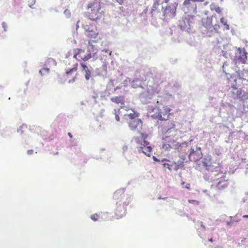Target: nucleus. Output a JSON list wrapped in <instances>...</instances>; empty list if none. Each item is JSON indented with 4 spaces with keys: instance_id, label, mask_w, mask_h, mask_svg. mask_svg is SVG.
Segmentation results:
<instances>
[{
    "instance_id": "nucleus-13",
    "label": "nucleus",
    "mask_w": 248,
    "mask_h": 248,
    "mask_svg": "<svg viewBox=\"0 0 248 248\" xmlns=\"http://www.w3.org/2000/svg\"><path fill=\"white\" fill-rule=\"evenodd\" d=\"M210 155H208L207 156H205L202 161L203 166L205 167L206 170H207L209 172H211L212 173L214 172V171L217 172L218 171L217 170H214L215 168H214L213 166L208 164V161H210Z\"/></svg>"
},
{
    "instance_id": "nucleus-51",
    "label": "nucleus",
    "mask_w": 248,
    "mask_h": 248,
    "mask_svg": "<svg viewBox=\"0 0 248 248\" xmlns=\"http://www.w3.org/2000/svg\"><path fill=\"white\" fill-rule=\"evenodd\" d=\"M77 75H78V74H77L72 79L69 80L68 81V83H74L76 80V79L77 78Z\"/></svg>"
},
{
    "instance_id": "nucleus-32",
    "label": "nucleus",
    "mask_w": 248,
    "mask_h": 248,
    "mask_svg": "<svg viewBox=\"0 0 248 248\" xmlns=\"http://www.w3.org/2000/svg\"><path fill=\"white\" fill-rule=\"evenodd\" d=\"M204 31H207V35L209 37H211L215 33L213 29H205Z\"/></svg>"
},
{
    "instance_id": "nucleus-54",
    "label": "nucleus",
    "mask_w": 248,
    "mask_h": 248,
    "mask_svg": "<svg viewBox=\"0 0 248 248\" xmlns=\"http://www.w3.org/2000/svg\"><path fill=\"white\" fill-rule=\"evenodd\" d=\"M169 148H171V146L170 144H164L163 145V148L165 149V150H168Z\"/></svg>"
},
{
    "instance_id": "nucleus-23",
    "label": "nucleus",
    "mask_w": 248,
    "mask_h": 248,
    "mask_svg": "<svg viewBox=\"0 0 248 248\" xmlns=\"http://www.w3.org/2000/svg\"><path fill=\"white\" fill-rule=\"evenodd\" d=\"M125 81H127V79L124 80L123 82L119 84V86L114 88L113 89V91L112 93L116 94H118L119 93V91L121 89H122L123 87L126 86V85L124 84V82Z\"/></svg>"
},
{
    "instance_id": "nucleus-49",
    "label": "nucleus",
    "mask_w": 248,
    "mask_h": 248,
    "mask_svg": "<svg viewBox=\"0 0 248 248\" xmlns=\"http://www.w3.org/2000/svg\"><path fill=\"white\" fill-rule=\"evenodd\" d=\"M0 135L4 138H7V137H10V134L9 132L8 133H4L2 132H0Z\"/></svg>"
},
{
    "instance_id": "nucleus-48",
    "label": "nucleus",
    "mask_w": 248,
    "mask_h": 248,
    "mask_svg": "<svg viewBox=\"0 0 248 248\" xmlns=\"http://www.w3.org/2000/svg\"><path fill=\"white\" fill-rule=\"evenodd\" d=\"M74 71H75L72 68H69V69H68L67 70H66V71L65 72V74L67 75H70V74H72Z\"/></svg>"
},
{
    "instance_id": "nucleus-45",
    "label": "nucleus",
    "mask_w": 248,
    "mask_h": 248,
    "mask_svg": "<svg viewBox=\"0 0 248 248\" xmlns=\"http://www.w3.org/2000/svg\"><path fill=\"white\" fill-rule=\"evenodd\" d=\"M230 218H231V220L230 221H226V223H227V225L228 226H232V225H234V220H232V217H230Z\"/></svg>"
},
{
    "instance_id": "nucleus-15",
    "label": "nucleus",
    "mask_w": 248,
    "mask_h": 248,
    "mask_svg": "<svg viewBox=\"0 0 248 248\" xmlns=\"http://www.w3.org/2000/svg\"><path fill=\"white\" fill-rule=\"evenodd\" d=\"M139 98L142 104H147L152 98V94L149 93V91H144L140 94Z\"/></svg>"
},
{
    "instance_id": "nucleus-9",
    "label": "nucleus",
    "mask_w": 248,
    "mask_h": 248,
    "mask_svg": "<svg viewBox=\"0 0 248 248\" xmlns=\"http://www.w3.org/2000/svg\"><path fill=\"white\" fill-rule=\"evenodd\" d=\"M162 166L164 168H167L168 170L171 171L172 170L177 171L179 168H182L184 167V162L181 160H179L176 162H173L172 164L168 163H163Z\"/></svg>"
},
{
    "instance_id": "nucleus-64",
    "label": "nucleus",
    "mask_w": 248,
    "mask_h": 248,
    "mask_svg": "<svg viewBox=\"0 0 248 248\" xmlns=\"http://www.w3.org/2000/svg\"><path fill=\"white\" fill-rule=\"evenodd\" d=\"M78 63H76L74 64L73 67L72 68L74 70L76 71L78 69Z\"/></svg>"
},
{
    "instance_id": "nucleus-28",
    "label": "nucleus",
    "mask_w": 248,
    "mask_h": 248,
    "mask_svg": "<svg viewBox=\"0 0 248 248\" xmlns=\"http://www.w3.org/2000/svg\"><path fill=\"white\" fill-rule=\"evenodd\" d=\"M113 82H114V80H113L112 79H110L109 80V81L107 85V88H106V90H107V91H111L112 88L114 86Z\"/></svg>"
},
{
    "instance_id": "nucleus-21",
    "label": "nucleus",
    "mask_w": 248,
    "mask_h": 248,
    "mask_svg": "<svg viewBox=\"0 0 248 248\" xmlns=\"http://www.w3.org/2000/svg\"><path fill=\"white\" fill-rule=\"evenodd\" d=\"M238 52L240 54L238 59L241 60L243 63H246V60L247 59V53L244 50H242L241 48H238L237 49Z\"/></svg>"
},
{
    "instance_id": "nucleus-41",
    "label": "nucleus",
    "mask_w": 248,
    "mask_h": 248,
    "mask_svg": "<svg viewBox=\"0 0 248 248\" xmlns=\"http://www.w3.org/2000/svg\"><path fill=\"white\" fill-rule=\"evenodd\" d=\"M196 226H198V225H200L201 227L203 229V230H205V225L203 224V222L202 221H198L196 222Z\"/></svg>"
},
{
    "instance_id": "nucleus-57",
    "label": "nucleus",
    "mask_w": 248,
    "mask_h": 248,
    "mask_svg": "<svg viewBox=\"0 0 248 248\" xmlns=\"http://www.w3.org/2000/svg\"><path fill=\"white\" fill-rule=\"evenodd\" d=\"M244 111L245 113L248 116V105L247 106H244Z\"/></svg>"
},
{
    "instance_id": "nucleus-18",
    "label": "nucleus",
    "mask_w": 248,
    "mask_h": 248,
    "mask_svg": "<svg viewBox=\"0 0 248 248\" xmlns=\"http://www.w3.org/2000/svg\"><path fill=\"white\" fill-rule=\"evenodd\" d=\"M124 204L121 205V203H119L118 202L116 203V207L115 212L116 216L121 218L125 215L126 210L124 208Z\"/></svg>"
},
{
    "instance_id": "nucleus-63",
    "label": "nucleus",
    "mask_w": 248,
    "mask_h": 248,
    "mask_svg": "<svg viewBox=\"0 0 248 248\" xmlns=\"http://www.w3.org/2000/svg\"><path fill=\"white\" fill-rule=\"evenodd\" d=\"M47 61H48V62H52L55 65H56V62L54 60V59L50 58H48L47 59Z\"/></svg>"
},
{
    "instance_id": "nucleus-4",
    "label": "nucleus",
    "mask_w": 248,
    "mask_h": 248,
    "mask_svg": "<svg viewBox=\"0 0 248 248\" xmlns=\"http://www.w3.org/2000/svg\"><path fill=\"white\" fill-rule=\"evenodd\" d=\"M88 8L91 9L92 13L89 16L90 20L97 22L101 18V13L99 12L101 8V3L99 0H94L93 2L89 3Z\"/></svg>"
},
{
    "instance_id": "nucleus-16",
    "label": "nucleus",
    "mask_w": 248,
    "mask_h": 248,
    "mask_svg": "<svg viewBox=\"0 0 248 248\" xmlns=\"http://www.w3.org/2000/svg\"><path fill=\"white\" fill-rule=\"evenodd\" d=\"M225 177L224 175L220 177V180L217 183L216 186V187L218 189L223 190L228 186L229 185L228 179H225Z\"/></svg>"
},
{
    "instance_id": "nucleus-20",
    "label": "nucleus",
    "mask_w": 248,
    "mask_h": 248,
    "mask_svg": "<svg viewBox=\"0 0 248 248\" xmlns=\"http://www.w3.org/2000/svg\"><path fill=\"white\" fill-rule=\"evenodd\" d=\"M139 152L144 153L147 156H150L152 151V148L151 146L145 147H140L138 150Z\"/></svg>"
},
{
    "instance_id": "nucleus-37",
    "label": "nucleus",
    "mask_w": 248,
    "mask_h": 248,
    "mask_svg": "<svg viewBox=\"0 0 248 248\" xmlns=\"http://www.w3.org/2000/svg\"><path fill=\"white\" fill-rule=\"evenodd\" d=\"M132 200V197L131 196H129L126 201L123 203V204L124 206H127Z\"/></svg>"
},
{
    "instance_id": "nucleus-12",
    "label": "nucleus",
    "mask_w": 248,
    "mask_h": 248,
    "mask_svg": "<svg viewBox=\"0 0 248 248\" xmlns=\"http://www.w3.org/2000/svg\"><path fill=\"white\" fill-rule=\"evenodd\" d=\"M212 18L207 16L206 18L200 17L199 22L198 23L199 27H203L205 29H211L212 25Z\"/></svg>"
},
{
    "instance_id": "nucleus-14",
    "label": "nucleus",
    "mask_w": 248,
    "mask_h": 248,
    "mask_svg": "<svg viewBox=\"0 0 248 248\" xmlns=\"http://www.w3.org/2000/svg\"><path fill=\"white\" fill-rule=\"evenodd\" d=\"M84 51L81 48H78L74 50V58L77 59V55H78L79 57H80L82 60L84 62H86L89 60L90 59L92 58V54L90 52L88 53L87 55H84L83 57L81 56V53H84Z\"/></svg>"
},
{
    "instance_id": "nucleus-8",
    "label": "nucleus",
    "mask_w": 248,
    "mask_h": 248,
    "mask_svg": "<svg viewBox=\"0 0 248 248\" xmlns=\"http://www.w3.org/2000/svg\"><path fill=\"white\" fill-rule=\"evenodd\" d=\"M179 28L175 26L171 27L170 28H167L166 30V34L169 36H172L171 39L174 42H180V32Z\"/></svg>"
},
{
    "instance_id": "nucleus-55",
    "label": "nucleus",
    "mask_w": 248,
    "mask_h": 248,
    "mask_svg": "<svg viewBox=\"0 0 248 248\" xmlns=\"http://www.w3.org/2000/svg\"><path fill=\"white\" fill-rule=\"evenodd\" d=\"M223 56L226 58H228V56H230V55L227 51H222Z\"/></svg>"
},
{
    "instance_id": "nucleus-47",
    "label": "nucleus",
    "mask_w": 248,
    "mask_h": 248,
    "mask_svg": "<svg viewBox=\"0 0 248 248\" xmlns=\"http://www.w3.org/2000/svg\"><path fill=\"white\" fill-rule=\"evenodd\" d=\"M1 26H2V28L3 29V31H6L7 30V28H8V26H7L6 23L4 22H2L1 23Z\"/></svg>"
},
{
    "instance_id": "nucleus-35",
    "label": "nucleus",
    "mask_w": 248,
    "mask_h": 248,
    "mask_svg": "<svg viewBox=\"0 0 248 248\" xmlns=\"http://www.w3.org/2000/svg\"><path fill=\"white\" fill-rule=\"evenodd\" d=\"M100 214H94L93 215H91V218L94 221L97 220L98 217H100Z\"/></svg>"
},
{
    "instance_id": "nucleus-38",
    "label": "nucleus",
    "mask_w": 248,
    "mask_h": 248,
    "mask_svg": "<svg viewBox=\"0 0 248 248\" xmlns=\"http://www.w3.org/2000/svg\"><path fill=\"white\" fill-rule=\"evenodd\" d=\"M107 93H108V91L106 89L105 91L102 92L100 93L101 98H104L105 100H107L106 96L107 95Z\"/></svg>"
},
{
    "instance_id": "nucleus-19",
    "label": "nucleus",
    "mask_w": 248,
    "mask_h": 248,
    "mask_svg": "<svg viewBox=\"0 0 248 248\" xmlns=\"http://www.w3.org/2000/svg\"><path fill=\"white\" fill-rule=\"evenodd\" d=\"M110 100L112 102L117 104H120L121 105H124V95H119L113 96L110 98Z\"/></svg>"
},
{
    "instance_id": "nucleus-34",
    "label": "nucleus",
    "mask_w": 248,
    "mask_h": 248,
    "mask_svg": "<svg viewBox=\"0 0 248 248\" xmlns=\"http://www.w3.org/2000/svg\"><path fill=\"white\" fill-rule=\"evenodd\" d=\"M170 131L169 130V128H168L166 126V125L164 124L163 128H162V133L163 134H170Z\"/></svg>"
},
{
    "instance_id": "nucleus-44",
    "label": "nucleus",
    "mask_w": 248,
    "mask_h": 248,
    "mask_svg": "<svg viewBox=\"0 0 248 248\" xmlns=\"http://www.w3.org/2000/svg\"><path fill=\"white\" fill-rule=\"evenodd\" d=\"M28 2H29L28 4L30 8L33 9V7L32 6L35 4L36 0H29Z\"/></svg>"
},
{
    "instance_id": "nucleus-17",
    "label": "nucleus",
    "mask_w": 248,
    "mask_h": 248,
    "mask_svg": "<svg viewBox=\"0 0 248 248\" xmlns=\"http://www.w3.org/2000/svg\"><path fill=\"white\" fill-rule=\"evenodd\" d=\"M159 2V0H155L154 2L152 10L150 12V14L152 15V16H153L155 12H157L158 13L161 12V6H163L162 4L163 3V1H162L161 3Z\"/></svg>"
},
{
    "instance_id": "nucleus-7",
    "label": "nucleus",
    "mask_w": 248,
    "mask_h": 248,
    "mask_svg": "<svg viewBox=\"0 0 248 248\" xmlns=\"http://www.w3.org/2000/svg\"><path fill=\"white\" fill-rule=\"evenodd\" d=\"M82 28L85 30V35L88 37L95 38L98 34L96 26L93 23L82 25Z\"/></svg>"
},
{
    "instance_id": "nucleus-62",
    "label": "nucleus",
    "mask_w": 248,
    "mask_h": 248,
    "mask_svg": "<svg viewBox=\"0 0 248 248\" xmlns=\"http://www.w3.org/2000/svg\"><path fill=\"white\" fill-rule=\"evenodd\" d=\"M115 115V119L117 121H120V116L118 113H114Z\"/></svg>"
},
{
    "instance_id": "nucleus-42",
    "label": "nucleus",
    "mask_w": 248,
    "mask_h": 248,
    "mask_svg": "<svg viewBox=\"0 0 248 248\" xmlns=\"http://www.w3.org/2000/svg\"><path fill=\"white\" fill-rule=\"evenodd\" d=\"M164 110H165V111L163 114L164 116L168 114V116H169V115L171 114V113L170 112V111H171V109L168 108H164Z\"/></svg>"
},
{
    "instance_id": "nucleus-1",
    "label": "nucleus",
    "mask_w": 248,
    "mask_h": 248,
    "mask_svg": "<svg viewBox=\"0 0 248 248\" xmlns=\"http://www.w3.org/2000/svg\"><path fill=\"white\" fill-rule=\"evenodd\" d=\"M141 74L143 75L144 78H134L131 83L132 88H137L140 87L144 88L143 85H145V82L146 81H147V85L151 87H154L155 85L159 84L160 80V75L157 72V69L155 68H149Z\"/></svg>"
},
{
    "instance_id": "nucleus-10",
    "label": "nucleus",
    "mask_w": 248,
    "mask_h": 248,
    "mask_svg": "<svg viewBox=\"0 0 248 248\" xmlns=\"http://www.w3.org/2000/svg\"><path fill=\"white\" fill-rule=\"evenodd\" d=\"M81 71L84 74L86 80H89L92 77L91 73L93 71V68L91 66H88L87 64L84 62L80 63Z\"/></svg>"
},
{
    "instance_id": "nucleus-29",
    "label": "nucleus",
    "mask_w": 248,
    "mask_h": 248,
    "mask_svg": "<svg viewBox=\"0 0 248 248\" xmlns=\"http://www.w3.org/2000/svg\"><path fill=\"white\" fill-rule=\"evenodd\" d=\"M210 7L211 10H214L217 13H220L221 12L220 8L217 5L212 4Z\"/></svg>"
},
{
    "instance_id": "nucleus-40",
    "label": "nucleus",
    "mask_w": 248,
    "mask_h": 248,
    "mask_svg": "<svg viewBox=\"0 0 248 248\" xmlns=\"http://www.w3.org/2000/svg\"><path fill=\"white\" fill-rule=\"evenodd\" d=\"M63 14L67 18H69L71 16V12L68 9L65 10Z\"/></svg>"
},
{
    "instance_id": "nucleus-33",
    "label": "nucleus",
    "mask_w": 248,
    "mask_h": 248,
    "mask_svg": "<svg viewBox=\"0 0 248 248\" xmlns=\"http://www.w3.org/2000/svg\"><path fill=\"white\" fill-rule=\"evenodd\" d=\"M152 158L155 161V162H161L162 163H164V161H169L170 162V160H169L168 159H166V158H163L161 160H160V159H158L155 156V155H153L152 156Z\"/></svg>"
},
{
    "instance_id": "nucleus-56",
    "label": "nucleus",
    "mask_w": 248,
    "mask_h": 248,
    "mask_svg": "<svg viewBox=\"0 0 248 248\" xmlns=\"http://www.w3.org/2000/svg\"><path fill=\"white\" fill-rule=\"evenodd\" d=\"M190 203H194L195 204H199V202L198 201L194 200H189L188 201Z\"/></svg>"
},
{
    "instance_id": "nucleus-22",
    "label": "nucleus",
    "mask_w": 248,
    "mask_h": 248,
    "mask_svg": "<svg viewBox=\"0 0 248 248\" xmlns=\"http://www.w3.org/2000/svg\"><path fill=\"white\" fill-rule=\"evenodd\" d=\"M124 188L116 190L113 194V198L116 200H118L119 199V196L120 198H122L123 197V195L124 194Z\"/></svg>"
},
{
    "instance_id": "nucleus-36",
    "label": "nucleus",
    "mask_w": 248,
    "mask_h": 248,
    "mask_svg": "<svg viewBox=\"0 0 248 248\" xmlns=\"http://www.w3.org/2000/svg\"><path fill=\"white\" fill-rule=\"evenodd\" d=\"M195 153V150H194V149L193 148H191L189 154L188 155V158H189V161H192V157Z\"/></svg>"
},
{
    "instance_id": "nucleus-30",
    "label": "nucleus",
    "mask_w": 248,
    "mask_h": 248,
    "mask_svg": "<svg viewBox=\"0 0 248 248\" xmlns=\"http://www.w3.org/2000/svg\"><path fill=\"white\" fill-rule=\"evenodd\" d=\"M165 125L166 127H168V128H169V130L170 131V132L171 131V130L173 129L175 126V124L172 122H170V121L165 124Z\"/></svg>"
},
{
    "instance_id": "nucleus-11",
    "label": "nucleus",
    "mask_w": 248,
    "mask_h": 248,
    "mask_svg": "<svg viewBox=\"0 0 248 248\" xmlns=\"http://www.w3.org/2000/svg\"><path fill=\"white\" fill-rule=\"evenodd\" d=\"M183 5L185 6L184 11L185 14L189 13L191 15L197 13V5L195 3L187 1L186 3H185V0Z\"/></svg>"
},
{
    "instance_id": "nucleus-2",
    "label": "nucleus",
    "mask_w": 248,
    "mask_h": 248,
    "mask_svg": "<svg viewBox=\"0 0 248 248\" xmlns=\"http://www.w3.org/2000/svg\"><path fill=\"white\" fill-rule=\"evenodd\" d=\"M200 18V16L199 15H185L179 20L178 27L182 31L190 32V29L195 23L198 25Z\"/></svg>"
},
{
    "instance_id": "nucleus-59",
    "label": "nucleus",
    "mask_w": 248,
    "mask_h": 248,
    "mask_svg": "<svg viewBox=\"0 0 248 248\" xmlns=\"http://www.w3.org/2000/svg\"><path fill=\"white\" fill-rule=\"evenodd\" d=\"M120 107L121 109H123L125 110H128V109H129V107L125 106V104L123 105H121Z\"/></svg>"
},
{
    "instance_id": "nucleus-26",
    "label": "nucleus",
    "mask_w": 248,
    "mask_h": 248,
    "mask_svg": "<svg viewBox=\"0 0 248 248\" xmlns=\"http://www.w3.org/2000/svg\"><path fill=\"white\" fill-rule=\"evenodd\" d=\"M27 129V125L25 124H23L22 125H21L19 128L17 129V132L18 133H20L21 135H22L23 138H25V134H24V132Z\"/></svg>"
},
{
    "instance_id": "nucleus-31",
    "label": "nucleus",
    "mask_w": 248,
    "mask_h": 248,
    "mask_svg": "<svg viewBox=\"0 0 248 248\" xmlns=\"http://www.w3.org/2000/svg\"><path fill=\"white\" fill-rule=\"evenodd\" d=\"M203 178L206 181L211 182L213 179V176L209 173H206L204 175Z\"/></svg>"
},
{
    "instance_id": "nucleus-50",
    "label": "nucleus",
    "mask_w": 248,
    "mask_h": 248,
    "mask_svg": "<svg viewBox=\"0 0 248 248\" xmlns=\"http://www.w3.org/2000/svg\"><path fill=\"white\" fill-rule=\"evenodd\" d=\"M204 0H185V3H186L187 1L195 3V2H202Z\"/></svg>"
},
{
    "instance_id": "nucleus-46",
    "label": "nucleus",
    "mask_w": 248,
    "mask_h": 248,
    "mask_svg": "<svg viewBox=\"0 0 248 248\" xmlns=\"http://www.w3.org/2000/svg\"><path fill=\"white\" fill-rule=\"evenodd\" d=\"M149 144H150L149 142H148V141H146L145 140H143L142 143H141V145H143V146H142V147L150 146Z\"/></svg>"
},
{
    "instance_id": "nucleus-5",
    "label": "nucleus",
    "mask_w": 248,
    "mask_h": 248,
    "mask_svg": "<svg viewBox=\"0 0 248 248\" xmlns=\"http://www.w3.org/2000/svg\"><path fill=\"white\" fill-rule=\"evenodd\" d=\"M232 97L240 102H244L248 99V92L242 88H238L236 85L232 86Z\"/></svg>"
},
{
    "instance_id": "nucleus-27",
    "label": "nucleus",
    "mask_w": 248,
    "mask_h": 248,
    "mask_svg": "<svg viewBox=\"0 0 248 248\" xmlns=\"http://www.w3.org/2000/svg\"><path fill=\"white\" fill-rule=\"evenodd\" d=\"M170 141L171 143H174L173 145V146H174V149L177 150H179V149L181 150L182 144L181 143L178 142H176L174 140H171Z\"/></svg>"
},
{
    "instance_id": "nucleus-61",
    "label": "nucleus",
    "mask_w": 248,
    "mask_h": 248,
    "mask_svg": "<svg viewBox=\"0 0 248 248\" xmlns=\"http://www.w3.org/2000/svg\"><path fill=\"white\" fill-rule=\"evenodd\" d=\"M114 2H118L120 5H122L124 0H112Z\"/></svg>"
},
{
    "instance_id": "nucleus-3",
    "label": "nucleus",
    "mask_w": 248,
    "mask_h": 248,
    "mask_svg": "<svg viewBox=\"0 0 248 248\" xmlns=\"http://www.w3.org/2000/svg\"><path fill=\"white\" fill-rule=\"evenodd\" d=\"M133 111V113L125 114L124 116L129 118L127 124L129 129L131 131L140 132L142 129L143 122L139 118L140 115V113L135 110Z\"/></svg>"
},
{
    "instance_id": "nucleus-53",
    "label": "nucleus",
    "mask_w": 248,
    "mask_h": 248,
    "mask_svg": "<svg viewBox=\"0 0 248 248\" xmlns=\"http://www.w3.org/2000/svg\"><path fill=\"white\" fill-rule=\"evenodd\" d=\"M220 22L224 26L227 23V20L224 17H221L220 19Z\"/></svg>"
},
{
    "instance_id": "nucleus-39",
    "label": "nucleus",
    "mask_w": 248,
    "mask_h": 248,
    "mask_svg": "<svg viewBox=\"0 0 248 248\" xmlns=\"http://www.w3.org/2000/svg\"><path fill=\"white\" fill-rule=\"evenodd\" d=\"M220 26L218 24H215V25L213 26V25L211 27V29H213L215 33H218V29L219 28Z\"/></svg>"
},
{
    "instance_id": "nucleus-25",
    "label": "nucleus",
    "mask_w": 248,
    "mask_h": 248,
    "mask_svg": "<svg viewBox=\"0 0 248 248\" xmlns=\"http://www.w3.org/2000/svg\"><path fill=\"white\" fill-rule=\"evenodd\" d=\"M194 156L192 158V161H197L202 158L203 155L202 152H199V151H195V153L193 155Z\"/></svg>"
},
{
    "instance_id": "nucleus-24",
    "label": "nucleus",
    "mask_w": 248,
    "mask_h": 248,
    "mask_svg": "<svg viewBox=\"0 0 248 248\" xmlns=\"http://www.w3.org/2000/svg\"><path fill=\"white\" fill-rule=\"evenodd\" d=\"M151 117L154 119H157L161 121H167L168 120L167 119H166L165 118H163L162 116L161 113L160 112H155L153 115H152Z\"/></svg>"
},
{
    "instance_id": "nucleus-58",
    "label": "nucleus",
    "mask_w": 248,
    "mask_h": 248,
    "mask_svg": "<svg viewBox=\"0 0 248 248\" xmlns=\"http://www.w3.org/2000/svg\"><path fill=\"white\" fill-rule=\"evenodd\" d=\"M169 139H170V136H166L164 137H163L162 140H164L165 142H171L170 140V141L169 140H168Z\"/></svg>"
},
{
    "instance_id": "nucleus-52",
    "label": "nucleus",
    "mask_w": 248,
    "mask_h": 248,
    "mask_svg": "<svg viewBox=\"0 0 248 248\" xmlns=\"http://www.w3.org/2000/svg\"><path fill=\"white\" fill-rule=\"evenodd\" d=\"M121 108H118L117 109H114V113H118L119 115H122V111L121 110Z\"/></svg>"
},
{
    "instance_id": "nucleus-6",
    "label": "nucleus",
    "mask_w": 248,
    "mask_h": 248,
    "mask_svg": "<svg viewBox=\"0 0 248 248\" xmlns=\"http://www.w3.org/2000/svg\"><path fill=\"white\" fill-rule=\"evenodd\" d=\"M177 6L178 3L176 2L169 3L165 7L161 6V12L163 16L166 18L174 17L176 16Z\"/></svg>"
},
{
    "instance_id": "nucleus-43",
    "label": "nucleus",
    "mask_w": 248,
    "mask_h": 248,
    "mask_svg": "<svg viewBox=\"0 0 248 248\" xmlns=\"http://www.w3.org/2000/svg\"><path fill=\"white\" fill-rule=\"evenodd\" d=\"M49 71H50V69L48 68H43L39 70V73L41 75H44V74H42V72H45L48 73L49 72Z\"/></svg>"
},
{
    "instance_id": "nucleus-60",
    "label": "nucleus",
    "mask_w": 248,
    "mask_h": 248,
    "mask_svg": "<svg viewBox=\"0 0 248 248\" xmlns=\"http://www.w3.org/2000/svg\"><path fill=\"white\" fill-rule=\"evenodd\" d=\"M53 11H54L56 13H59V12L58 10V9L57 8L51 7V8H50L49 9V11L52 12Z\"/></svg>"
}]
</instances>
